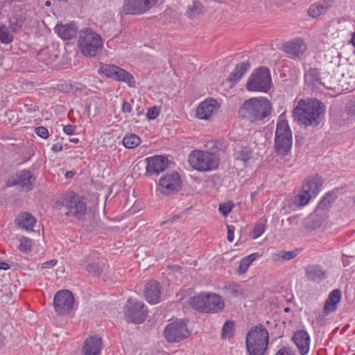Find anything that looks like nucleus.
<instances>
[{"mask_svg":"<svg viewBox=\"0 0 355 355\" xmlns=\"http://www.w3.org/2000/svg\"><path fill=\"white\" fill-rule=\"evenodd\" d=\"M146 174L148 175H159L164 171L168 166V159L162 155H155L152 157H147Z\"/></svg>","mask_w":355,"mask_h":355,"instance_id":"6ab92c4d","label":"nucleus"},{"mask_svg":"<svg viewBox=\"0 0 355 355\" xmlns=\"http://www.w3.org/2000/svg\"><path fill=\"white\" fill-rule=\"evenodd\" d=\"M45 6H47V7L50 6H51V1H46L45 2Z\"/></svg>","mask_w":355,"mask_h":355,"instance_id":"0e129e2a","label":"nucleus"},{"mask_svg":"<svg viewBox=\"0 0 355 355\" xmlns=\"http://www.w3.org/2000/svg\"><path fill=\"white\" fill-rule=\"evenodd\" d=\"M141 139L135 134L124 137L123 144L127 148H134L140 144Z\"/></svg>","mask_w":355,"mask_h":355,"instance_id":"c9c22d12","label":"nucleus"},{"mask_svg":"<svg viewBox=\"0 0 355 355\" xmlns=\"http://www.w3.org/2000/svg\"><path fill=\"white\" fill-rule=\"evenodd\" d=\"M297 251H285L282 250L279 253H277L275 255L277 258L275 260H279L282 259L283 261H288L293 258H295L297 256Z\"/></svg>","mask_w":355,"mask_h":355,"instance_id":"a19ab883","label":"nucleus"},{"mask_svg":"<svg viewBox=\"0 0 355 355\" xmlns=\"http://www.w3.org/2000/svg\"><path fill=\"white\" fill-rule=\"evenodd\" d=\"M284 312H287L288 313V312L290 311V308L289 307H286V308H284Z\"/></svg>","mask_w":355,"mask_h":355,"instance_id":"774afa93","label":"nucleus"},{"mask_svg":"<svg viewBox=\"0 0 355 355\" xmlns=\"http://www.w3.org/2000/svg\"><path fill=\"white\" fill-rule=\"evenodd\" d=\"M38 110L39 109L37 106H34L33 107H32L31 105H24V111L30 114H31L32 112H35L38 111Z\"/></svg>","mask_w":355,"mask_h":355,"instance_id":"6e6d98bb","label":"nucleus"},{"mask_svg":"<svg viewBox=\"0 0 355 355\" xmlns=\"http://www.w3.org/2000/svg\"><path fill=\"white\" fill-rule=\"evenodd\" d=\"M35 132L37 136H39L43 139H46L49 137L48 130L46 128L42 127V126L36 128L35 129Z\"/></svg>","mask_w":355,"mask_h":355,"instance_id":"49530a36","label":"nucleus"},{"mask_svg":"<svg viewBox=\"0 0 355 355\" xmlns=\"http://www.w3.org/2000/svg\"><path fill=\"white\" fill-rule=\"evenodd\" d=\"M158 0H125L123 12L125 15H141L153 7Z\"/></svg>","mask_w":355,"mask_h":355,"instance_id":"2eb2a0df","label":"nucleus"},{"mask_svg":"<svg viewBox=\"0 0 355 355\" xmlns=\"http://www.w3.org/2000/svg\"><path fill=\"white\" fill-rule=\"evenodd\" d=\"M78 46L83 55L93 58L101 51L103 43L99 34L92 28H86L79 32Z\"/></svg>","mask_w":355,"mask_h":355,"instance_id":"7ed1b4c3","label":"nucleus"},{"mask_svg":"<svg viewBox=\"0 0 355 355\" xmlns=\"http://www.w3.org/2000/svg\"><path fill=\"white\" fill-rule=\"evenodd\" d=\"M36 178L30 171L23 170L16 173L12 180H9V186H19L21 190L28 191L35 184Z\"/></svg>","mask_w":355,"mask_h":355,"instance_id":"f3484780","label":"nucleus"},{"mask_svg":"<svg viewBox=\"0 0 355 355\" xmlns=\"http://www.w3.org/2000/svg\"><path fill=\"white\" fill-rule=\"evenodd\" d=\"M190 305L193 309L205 313H218L225 306L221 297L212 293H204L193 296L191 298Z\"/></svg>","mask_w":355,"mask_h":355,"instance_id":"423d86ee","label":"nucleus"},{"mask_svg":"<svg viewBox=\"0 0 355 355\" xmlns=\"http://www.w3.org/2000/svg\"><path fill=\"white\" fill-rule=\"evenodd\" d=\"M268 340V332L262 324L253 327L246 336V347L249 354L263 355Z\"/></svg>","mask_w":355,"mask_h":355,"instance_id":"20e7f679","label":"nucleus"},{"mask_svg":"<svg viewBox=\"0 0 355 355\" xmlns=\"http://www.w3.org/2000/svg\"><path fill=\"white\" fill-rule=\"evenodd\" d=\"M71 142L77 144L79 141V139L78 138H74L70 140Z\"/></svg>","mask_w":355,"mask_h":355,"instance_id":"e2e57ef3","label":"nucleus"},{"mask_svg":"<svg viewBox=\"0 0 355 355\" xmlns=\"http://www.w3.org/2000/svg\"><path fill=\"white\" fill-rule=\"evenodd\" d=\"M219 108V104L214 98L201 102L196 111V116L200 119L208 120Z\"/></svg>","mask_w":355,"mask_h":355,"instance_id":"a211bd4d","label":"nucleus"},{"mask_svg":"<svg viewBox=\"0 0 355 355\" xmlns=\"http://www.w3.org/2000/svg\"><path fill=\"white\" fill-rule=\"evenodd\" d=\"M233 205L230 203H223L219 205V211L223 216H227L232 210Z\"/></svg>","mask_w":355,"mask_h":355,"instance_id":"de8ad7c7","label":"nucleus"},{"mask_svg":"<svg viewBox=\"0 0 355 355\" xmlns=\"http://www.w3.org/2000/svg\"><path fill=\"white\" fill-rule=\"evenodd\" d=\"M324 105L320 101L301 99L293 110V117L295 121L306 127L317 126L324 117Z\"/></svg>","mask_w":355,"mask_h":355,"instance_id":"f257e3e1","label":"nucleus"},{"mask_svg":"<svg viewBox=\"0 0 355 355\" xmlns=\"http://www.w3.org/2000/svg\"><path fill=\"white\" fill-rule=\"evenodd\" d=\"M250 67L248 62H241L237 64L233 71L230 73L228 80L233 84H236L247 72Z\"/></svg>","mask_w":355,"mask_h":355,"instance_id":"c756f323","label":"nucleus"},{"mask_svg":"<svg viewBox=\"0 0 355 355\" xmlns=\"http://www.w3.org/2000/svg\"><path fill=\"white\" fill-rule=\"evenodd\" d=\"M189 332L182 320H175L169 323L164 329V336L169 343L179 342L189 336Z\"/></svg>","mask_w":355,"mask_h":355,"instance_id":"f8f14e48","label":"nucleus"},{"mask_svg":"<svg viewBox=\"0 0 355 355\" xmlns=\"http://www.w3.org/2000/svg\"><path fill=\"white\" fill-rule=\"evenodd\" d=\"M188 161L193 169L202 172L215 170L220 164V158L217 154L200 150H192Z\"/></svg>","mask_w":355,"mask_h":355,"instance_id":"39448f33","label":"nucleus"},{"mask_svg":"<svg viewBox=\"0 0 355 355\" xmlns=\"http://www.w3.org/2000/svg\"><path fill=\"white\" fill-rule=\"evenodd\" d=\"M112 78L116 81L126 83L130 87H136V83L133 76L129 72L119 67L118 70L115 71Z\"/></svg>","mask_w":355,"mask_h":355,"instance_id":"c85d7f7f","label":"nucleus"},{"mask_svg":"<svg viewBox=\"0 0 355 355\" xmlns=\"http://www.w3.org/2000/svg\"><path fill=\"white\" fill-rule=\"evenodd\" d=\"M322 320H323V317H322V316L320 315V314H319V316H318V322H320V321H322Z\"/></svg>","mask_w":355,"mask_h":355,"instance_id":"338daca9","label":"nucleus"},{"mask_svg":"<svg viewBox=\"0 0 355 355\" xmlns=\"http://www.w3.org/2000/svg\"><path fill=\"white\" fill-rule=\"evenodd\" d=\"M20 244L19 245V250L23 252H30L32 249L33 242L32 241L25 236H21L19 239Z\"/></svg>","mask_w":355,"mask_h":355,"instance_id":"ea45409f","label":"nucleus"},{"mask_svg":"<svg viewBox=\"0 0 355 355\" xmlns=\"http://www.w3.org/2000/svg\"><path fill=\"white\" fill-rule=\"evenodd\" d=\"M4 338L0 334V346L3 343Z\"/></svg>","mask_w":355,"mask_h":355,"instance_id":"680f3d73","label":"nucleus"},{"mask_svg":"<svg viewBox=\"0 0 355 355\" xmlns=\"http://www.w3.org/2000/svg\"><path fill=\"white\" fill-rule=\"evenodd\" d=\"M13 40V35L5 25H0V42L3 44H10Z\"/></svg>","mask_w":355,"mask_h":355,"instance_id":"e433bc0d","label":"nucleus"},{"mask_svg":"<svg viewBox=\"0 0 355 355\" xmlns=\"http://www.w3.org/2000/svg\"><path fill=\"white\" fill-rule=\"evenodd\" d=\"M62 203L67 209L65 214L73 216L76 219H82L87 211V205L81 199L80 196L73 191L66 193L62 198Z\"/></svg>","mask_w":355,"mask_h":355,"instance_id":"9d476101","label":"nucleus"},{"mask_svg":"<svg viewBox=\"0 0 355 355\" xmlns=\"http://www.w3.org/2000/svg\"><path fill=\"white\" fill-rule=\"evenodd\" d=\"M57 260L52 259L48 261H46L42 263V268H51L54 267L57 263Z\"/></svg>","mask_w":355,"mask_h":355,"instance_id":"864d4df0","label":"nucleus"},{"mask_svg":"<svg viewBox=\"0 0 355 355\" xmlns=\"http://www.w3.org/2000/svg\"><path fill=\"white\" fill-rule=\"evenodd\" d=\"M275 355H295V354L289 348L282 347L276 353Z\"/></svg>","mask_w":355,"mask_h":355,"instance_id":"8fccbe9b","label":"nucleus"},{"mask_svg":"<svg viewBox=\"0 0 355 355\" xmlns=\"http://www.w3.org/2000/svg\"><path fill=\"white\" fill-rule=\"evenodd\" d=\"M307 49L304 40L300 37L294 38L282 46L283 51L290 58L297 60L301 59Z\"/></svg>","mask_w":355,"mask_h":355,"instance_id":"dca6fc26","label":"nucleus"},{"mask_svg":"<svg viewBox=\"0 0 355 355\" xmlns=\"http://www.w3.org/2000/svg\"><path fill=\"white\" fill-rule=\"evenodd\" d=\"M159 113V109L157 107H150L147 112V117L148 119H155Z\"/></svg>","mask_w":355,"mask_h":355,"instance_id":"09e8293b","label":"nucleus"},{"mask_svg":"<svg viewBox=\"0 0 355 355\" xmlns=\"http://www.w3.org/2000/svg\"><path fill=\"white\" fill-rule=\"evenodd\" d=\"M132 111L131 103L127 101H123L122 103V112L123 113H130Z\"/></svg>","mask_w":355,"mask_h":355,"instance_id":"3c124183","label":"nucleus"},{"mask_svg":"<svg viewBox=\"0 0 355 355\" xmlns=\"http://www.w3.org/2000/svg\"><path fill=\"white\" fill-rule=\"evenodd\" d=\"M118 70V67L112 64H104L101 67V71L107 77L113 78L114 76L115 71Z\"/></svg>","mask_w":355,"mask_h":355,"instance_id":"37998d69","label":"nucleus"},{"mask_svg":"<svg viewBox=\"0 0 355 355\" xmlns=\"http://www.w3.org/2000/svg\"><path fill=\"white\" fill-rule=\"evenodd\" d=\"M271 78L266 67H259L250 75L246 89L250 92H267L270 89Z\"/></svg>","mask_w":355,"mask_h":355,"instance_id":"1a4fd4ad","label":"nucleus"},{"mask_svg":"<svg viewBox=\"0 0 355 355\" xmlns=\"http://www.w3.org/2000/svg\"><path fill=\"white\" fill-rule=\"evenodd\" d=\"M25 12L19 7H15L9 19L10 28L13 31L19 30L25 21Z\"/></svg>","mask_w":355,"mask_h":355,"instance_id":"393cba45","label":"nucleus"},{"mask_svg":"<svg viewBox=\"0 0 355 355\" xmlns=\"http://www.w3.org/2000/svg\"><path fill=\"white\" fill-rule=\"evenodd\" d=\"M334 194H327L319 202L316 207L315 211L319 212L320 210L326 211L331 207V202L334 200Z\"/></svg>","mask_w":355,"mask_h":355,"instance_id":"f704fd0d","label":"nucleus"},{"mask_svg":"<svg viewBox=\"0 0 355 355\" xmlns=\"http://www.w3.org/2000/svg\"><path fill=\"white\" fill-rule=\"evenodd\" d=\"M234 329V322L233 321H226L222 328L221 336L223 338L231 337L233 335Z\"/></svg>","mask_w":355,"mask_h":355,"instance_id":"58836bf2","label":"nucleus"},{"mask_svg":"<svg viewBox=\"0 0 355 355\" xmlns=\"http://www.w3.org/2000/svg\"><path fill=\"white\" fill-rule=\"evenodd\" d=\"M65 175L67 178H71L74 175V173L72 171H68Z\"/></svg>","mask_w":355,"mask_h":355,"instance_id":"bf43d9fd","label":"nucleus"},{"mask_svg":"<svg viewBox=\"0 0 355 355\" xmlns=\"http://www.w3.org/2000/svg\"><path fill=\"white\" fill-rule=\"evenodd\" d=\"M258 257L257 253H252L243 258L239 264L238 272L240 275L244 274L251 263Z\"/></svg>","mask_w":355,"mask_h":355,"instance_id":"72a5a7b5","label":"nucleus"},{"mask_svg":"<svg viewBox=\"0 0 355 355\" xmlns=\"http://www.w3.org/2000/svg\"><path fill=\"white\" fill-rule=\"evenodd\" d=\"M293 340L301 355H305L308 353L309 350L310 337L306 331H297L293 337Z\"/></svg>","mask_w":355,"mask_h":355,"instance_id":"412c9836","label":"nucleus"},{"mask_svg":"<svg viewBox=\"0 0 355 355\" xmlns=\"http://www.w3.org/2000/svg\"><path fill=\"white\" fill-rule=\"evenodd\" d=\"M181 188V180L177 172L166 173L159 181L158 189L164 195H168L177 192Z\"/></svg>","mask_w":355,"mask_h":355,"instance_id":"4468645a","label":"nucleus"},{"mask_svg":"<svg viewBox=\"0 0 355 355\" xmlns=\"http://www.w3.org/2000/svg\"><path fill=\"white\" fill-rule=\"evenodd\" d=\"M64 132L69 135H71L76 130V127L73 125H67L63 128Z\"/></svg>","mask_w":355,"mask_h":355,"instance_id":"603ef678","label":"nucleus"},{"mask_svg":"<svg viewBox=\"0 0 355 355\" xmlns=\"http://www.w3.org/2000/svg\"><path fill=\"white\" fill-rule=\"evenodd\" d=\"M51 150L53 152L61 151L62 150V144L61 143L58 142V143H56V144L53 145V146L51 148Z\"/></svg>","mask_w":355,"mask_h":355,"instance_id":"4d7b16f0","label":"nucleus"},{"mask_svg":"<svg viewBox=\"0 0 355 355\" xmlns=\"http://www.w3.org/2000/svg\"><path fill=\"white\" fill-rule=\"evenodd\" d=\"M322 184V180L318 176L308 178L303 184L300 192L295 196L294 204L297 207L307 205L310 199L318 194Z\"/></svg>","mask_w":355,"mask_h":355,"instance_id":"6e6552de","label":"nucleus"},{"mask_svg":"<svg viewBox=\"0 0 355 355\" xmlns=\"http://www.w3.org/2000/svg\"><path fill=\"white\" fill-rule=\"evenodd\" d=\"M224 289L227 294L234 297L241 296L244 293L241 286L234 282H229L226 284Z\"/></svg>","mask_w":355,"mask_h":355,"instance_id":"473e14b6","label":"nucleus"},{"mask_svg":"<svg viewBox=\"0 0 355 355\" xmlns=\"http://www.w3.org/2000/svg\"><path fill=\"white\" fill-rule=\"evenodd\" d=\"M55 32L64 40H71L76 37L78 28L75 23L57 25Z\"/></svg>","mask_w":355,"mask_h":355,"instance_id":"4be33fe9","label":"nucleus"},{"mask_svg":"<svg viewBox=\"0 0 355 355\" xmlns=\"http://www.w3.org/2000/svg\"><path fill=\"white\" fill-rule=\"evenodd\" d=\"M85 270L94 276H99L103 272L102 268L97 263H90L86 265Z\"/></svg>","mask_w":355,"mask_h":355,"instance_id":"79ce46f5","label":"nucleus"},{"mask_svg":"<svg viewBox=\"0 0 355 355\" xmlns=\"http://www.w3.org/2000/svg\"><path fill=\"white\" fill-rule=\"evenodd\" d=\"M73 295L69 290H61L58 291L53 300L55 311L59 315L69 313L73 309Z\"/></svg>","mask_w":355,"mask_h":355,"instance_id":"ddd939ff","label":"nucleus"},{"mask_svg":"<svg viewBox=\"0 0 355 355\" xmlns=\"http://www.w3.org/2000/svg\"><path fill=\"white\" fill-rule=\"evenodd\" d=\"M333 2L331 0H323L312 4L308 10L309 16L315 18L327 13L331 8Z\"/></svg>","mask_w":355,"mask_h":355,"instance_id":"b1692460","label":"nucleus"},{"mask_svg":"<svg viewBox=\"0 0 355 355\" xmlns=\"http://www.w3.org/2000/svg\"><path fill=\"white\" fill-rule=\"evenodd\" d=\"M341 299V292L339 289H335L331 291L327 300H326L324 306V312L325 314H329L336 311L337 304L340 302Z\"/></svg>","mask_w":355,"mask_h":355,"instance_id":"a878e982","label":"nucleus"},{"mask_svg":"<svg viewBox=\"0 0 355 355\" xmlns=\"http://www.w3.org/2000/svg\"><path fill=\"white\" fill-rule=\"evenodd\" d=\"M172 268L175 270H178V269H180V266H172Z\"/></svg>","mask_w":355,"mask_h":355,"instance_id":"69168bd1","label":"nucleus"},{"mask_svg":"<svg viewBox=\"0 0 355 355\" xmlns=\"http://www.w3.org/2000/svg\"><path fill=\"white\" fill-rule=\"evenodd\" d=\"M145 296L150 304H157L160 298V287L156 281H150L146 286Z\"/></svg>","mask_w":355,"mask_h":355,"instance_id":"5701e85b","label":"nucleus"},{"mask_svg":"<svg viewBox=\"0 0 355 355\" xmlns=\"http://www.w3.org/2000/svg\"><path fill=\"white\" fill-rule=\"evenodd\" d=\"M102 349V341L97 336H92L85 340L82 352L83 355H98Z\"/></svg>","mask_w":355,"mask_h":355,"instance_id":"aec40b11","label":"nucleus"},{"mask_svg":"<svg viewBox=\"0 0 355 355\" xmlns=\"http://www.w3.org/2000/svg\"><path fill=\"white\" fill-rule=\"evenodd\" d=\"M124 315L128 321L140 324L146 320L147 310L142 302L128 299L124 307Z\"/></svg>","mask_w":355,"mask_h":355,"instance_id":"9b49d317","label":"nucleus"},{"mask_svg":"<svg viewBox=\"0 0 355 355\" xmlns=\"http://www.w3.org/2000/svg\"><path fill=\"white\" fill-rule=\"evenodd\" d=\"M336 85V81L332 77L329 78V75L327 74L323 76L322 78V83L320 85H323L327 89H334Z\"/></svg>","mask_w":355,"mask_h":355,"instance_id":"c03bdc74","label":"nucleus"},{"mask_svg":"<svg viewBox=\"0 0 355 355\" xmlns=\"http://www.w3.org/2000/svg\"><path fill=\"white\" fill-rule=\"evenodd\" d=\"M306 273L307 278L314 282L320 281L325 277V272L319 266H309Z\"/></svg>","mask_w":355,"mask_h":355,"instance_id":"7c9ffc66","label":"nucleus"},{"mask_svg":"<svg viewBox=\"0 0 355 355\" xmlns=\"http://www.w3.org/2000/svg\"><path fill=\"white\" fill-rule=\"evenodd\" d=\"M234 227L227 225V240L232 242L234 240Z\"/></svg>","mask_w":355,"mask_h":355,"instance_id":"5fc2aeb1","label":"nucleus"},{"mask_svg":"<svg viewBox=\"0 0 355 355\" xmlns=\"http://www.w3.org/2000/svg\"><path fill=\"white\" fill-rule=\"evenodd\" d=\"M204 12V7L199 1H193L191 5H189L185 15L189 19H195Z\"/></svg>","mask_w":355,"mask_h":355,"instance_id":"2f4dec72","label":"nucleus"},{"mask_svg":"<svg viewBox=\"0 0 355 355\" xmlns=\"http://www.w3.org/2000/svg\"><path fill=\"white\" fill-rule=\"evenodd\" d=\"M16 221L20 227L27 231H33V227L36 223V219L30 213L22 212L19 215Z\"/></svg>","mask_w":355,"mask_h":355,"instance_id":"bb28decb","label":"nucleus"},{"mask_svg":"<svg viewBox=\"0 0 355 355\" xmlns=\"http://www.w3.org/2000/svg\"><path fill=\"white\" fill-rule=\"evenodd\" d=\"M8 268L9 265L7 263L0 261V269L8 270Z\"/></svg>","mask_w":355,"mask_h":355,"instance_id":"13d9d810","label":"nucleus"},{"mask_svg":"<svg viewBox=\"0 0 355 355\" xmlns=\"http://www.w3.org/2000/svg\"><path fill=\"white\" fill-rule=\"evenodd\" d=\"M271 109V104L266 98H251L244 101L239 110V114L242 118L254 122L268 116Z\"/></svg>","mask_w":355,"mask_h":355,"instance_id":"f03ea898","label":"nucleus"},{"mask_svg":"<svg viewBox=\"0 0 355 355\" xmlns=\"http://www.w3.org/2000/svg\"><path fill=\"white\" fill-rule=\"evenodd\" d=\"M143 112H144V110L143 109L141 110H139V108L137 109V115L138 116H140L141 114H142Z\"/></svg>","mask_w":355,"mask_h":355,"instance_id":"052dcab7","label":"nucleus"},{"mask_svg":"<svg viewBox=\"0 0 355 355\" xmlns=\"http://www.w3.org/2000/svg\"><path fill=\"white\" fill-rule=\"evenodd\" d=\"M292 145L293 136L288 122L286 120L279 121L275 130V152L280 156H285L291 152Z\"/></svg>","mask_w":355,"mask_h":355,"instance_id":"0eeeda50","label":"nucleus"},{"mask_svg":"<svg viewBox=\"0 0 355 355\" xmlns=\"http://www.w3.org/2000/svg\"><path fill=\"white\" fill-rule=\"evenodd\" d=\"M305 83L313 87H318L322 83L318 69L311 68L304 74Z\"/></svg>","mask_w":355,"mask_h":355,"instance_id":"cd10ccee","label":"nucleus"},{"mask_svg":"<svg viewBox=\"0 0 355 355\" xmlns=\"http://www.w3.org/2000/svg\"><path fill=\"white\" fill-rule=\"evenodd\" d=\"M251 154L252 152L249 148L241 147L239 150L236 151L235 157L236 159L245 162L250 159Z\"/></svg>","mask_w":355,"mask_h":355,"instance_id":"4c0bfd02","label":"nucleus"},{"mask_svg":"<svg viewBox=\"0 0 355 355\" xmlns=\"http://www.w3.org/2000/svg\"><path fill=\"white\" fill-rule=\"evenodd\" d=\"M266 226L263 223H257L253 228L252 237L257 239L265 231Z\"/></svg>","mask_w":355,"mask_h":355,"instance_id":"a18cd8bd","label":"nucleus"}]
</instances>
